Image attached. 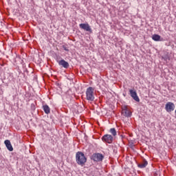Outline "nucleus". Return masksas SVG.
<instances>
[{"label": "nucleus", "mask_w": 176, "mask_h": 176, "mask_svg": "<svg viewBox=\"0 0 176 176\" xmlns=\"http://www.w3.org/2000/svg\"><path fill=\"white\" fill-rule=\"evenodd\" d=\"M148 166V161L144 160L140 164L138 165L140 168H145Z\"/></svg>", "instance_id": "obj_11"}, {"label": "nucleus", "mask_w": 176, "mask_h": 176, "mask_svg": "<svg viewBox=\"0 0 176 176\" xmlns=\"http://www.w3.org/2000/svg\"><path fill=\"white\" fill-rule=\"evenodd\" d=\"M162 58H163L165 61H167V60H170V56H162Z\"/></svg>", "instance_id": "obj_15"}, {"label": "nucleus", "mask_w": 176, "mask_h": 176, "mask_svg": "<svg viewBox=\"0 0 176 176\" xmlns=\"http://www.w3.org/2000/svg\"><path fill=\"white\" fill-rule=\"evenodd\" d=\"M102 140L103 142H107V144H112L113 142V137L111 135L106 134L102 136Z\"/></svg>", "instance_id": "obj_5"}, {"label": "nucleus", "mask_w": 176, "mask_h": 176, "mask_svg": "<svg viewBox=\"0 0 176 176\" xmlns=\"http://www.w3.org/2000/svg\"><path fill=\"white\" fill-rule=\"evenodd\" d=\"M109 133H111V134H112L113 137H116V129L115 128H111L109 130Z\"/></svg>", "instance_id": "obj_14"}, {"label": "nucleus", "mask_w": 176, "mask_h": 176, "mask_svg": "<svg viewBox=\"0 0 176 176\" xmlns=\"http://www.w3.org/2000/svg\"><path fill=\"white\" fill-rule=\"evenodd\" d=\"M63 48L64 50H65V52H69V50H68L65 45H63Z\"/></svg>", "instance_id": "obj_16"}, {"label": "nucleus", "mask_w": 176, "mask_h": 176, "mask_svg": "<svg viewBox=\"0 0 176 176\" xmlns=\"http://www.w3.org/2000/svg\"><path fill=\"white\" fill-rule=\"evenodd\" d=\"M131 97L135 100L137 102H140V98L138 97V95H137V92L133 89L129 90Z\"/></svg>", "instance_id": "obj_8"}, {"label": "nucleus", "mask_w": 176, "mask_h": 176, "mask_svg": "<svg viewBox=\"0 0 176 176\" xmlns=\"http://www.w3.org/2000/svg\"><path fill=\"white\" fill-rule=\"evenodd\" d=\"M79 27L80 28H81V30H84V31L89 32V34L93 33V30H91V27L90 26V25H89V23H80L79 25Z\"/></svg>", "instance_id": "obj_3"}, {"label": "nucleus", "mask_w": 176, "mask_h": 176, "mask_svg": "<svg viewBox=\"0 0 176 176\" xmlns=\"http://www.w3.org/2000/svg\"><path fill=\"white\" fill-rule=\"evenodd\" d=\"M56 61L58 65H60V67H63V68H65L67 69L69 67V63L64 59H61L60 60H57Z\"/></svg>", "instance_id": "obj_7"}, {"label": "nucleus", "mask_w": 176, "mask_h": 176, "mask_svg": "<svg viewBox=\"0 0 176 176\" xmlns=\"http://www.w3.org/2000/svg\"><path fill=\"white\" fill-rule=\"evenodd\" d=\"M86 98L88 101H94V88L89 87L86 91Z\"/></svg>", "instance_id": "obj_2"}, {"label": "nucleus", "mask_w": 176, "mask_h": 176, "mask_svg": "<svg viewBox=\"0 0 176 176\" xmlns=\"http://www.w3.org/2000/svg\"><path fill=\"white\" fill-rule=\"evenodd\" d=\"M166 112H173L175 109V104L171 102H168L165 105Z\"/></svg>", "instance_id": "obj_6"}, {"label": "nucleus", "mask_w": 176, "mask_h": 176, "mask_svg": "<svg viewBox=\"0 0 176 176\" xmlns=\"http://www.w3.org/2000/svg\"><path fill=\"white\" fill-rule=\"evenodd\" d=\"M43 109L45 113H47V115L50 113V107H49V106L47 104L43 105Z\"/></svg>", "instance_id": "obj_12"}, {"label": "nucleus", "mask_w": 176, "mask_h": 176, "mask_svg": "<svg viewBox=\"0 0 176 176\" xmlns=\"http://www.w3.org/2000/svg\"><path fill=\"white\" fill-rule=\"evenodd\" d=\"M122 114L124 115V116H126V118H130V116H131V111L129 110L127 107L124 106L122 107Z\"/></svg>", "instance_id": "obj_9"}, {"label": "nucleus", "mask_w": 176, "mask_h": 176, "mask_svg": "<svg viewBox=\"0 0 176 176\" xmlns=\"http://www.w3.org/2000/svg\"><path fill=\"white\" fill-rule=\"evenodd\" d=\"M76 162L77 164L83 167L86 162H87V158H86L83 153L78 151L76 154Z\"/></svg>", "instance_id": "obj_1"}, {"label": "nucleus", "mask_w": 176, "mask_h": 176, "mask_svg": "<svg viewBox=\"0 0 176 176\" xmlns=\"http://www.w3.org/2000/svg\"><path fill=\"white\" fill-rule=\"evenodd\" d=\"M161 38L162 37L159 34H153L152 36L153 41H155V42H159V41H160Z\"/></svg>", "instance_id": "obj_13"}, {"label": "nucleus", "mask_w": 176, "mask_h": 176, "mask_svg": "<svg viewBox=\"0 0 176 176\" xmlns=\"http://www.w3.org/2000/svg\"><path fill=\"white\" fill-rule=\"evenodd\" d=\"M4 144L6 146L7 149H8V151H10V152H12L13 146H12V143H10V140H5Z\"/></svg>", "instance_id": "obj_10"}, {"label": "nucleus", "mask_w": 176, "mask_h": 176, "mask_svg": "<svg viewBox=\"0 0 176 176\" xmlns=\"http://www.w3.org/2000/svg\"><path fill=\"white\" fill-rule=\"evenodd\" d=\"M91 159L94 160V162H102L104 155L101 153H94L91 155Z\"/></svg>", "instance_id": "obj_4"}]
</instances>
